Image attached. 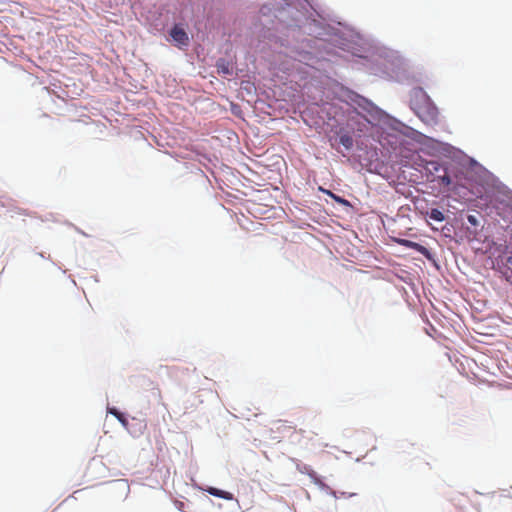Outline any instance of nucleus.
<instances>
[{
	"label": "nucleus",
	"instance_id": "423d86ee",
	"mask_svg": "<svg viewBox=\"0 0 512 512\" xmlns=\"http://www.w3.org/2000/svg\"><path fill=\"white\" fill-rule=\"evenodd\" d=\"M339 142L346 149H351L353 146V138L348 134L341 135L339 138Z\"/></svg>",
	"mask_w": 512,
	"mask_h": 512
},
{
	"label": "nucleus",
	"instance_id": "f8f14e48",
	"mask_svg": "<svg viewBox=\"0 0 512 512\" xmlns=\"http://www.w3.org/2000/svg\"><path fill=\"white\" fill-rule=\"evenodd\" d=\"M506 264L509 268H512V255L507 258Z\"/></svg>",
	"mask_w": 512,
	"mask_h": 512
},
{
	"label": "nucleus",
	"instance_id": "7ed1b4c3",
	"mask_svg": "<svg viewBox=\"0 0 512 512\" xmlns=\"http://www.w3.org/2000/svg\"><path fill=\"white\" fill-rule=\"evenodd\" d=\"M170 35L175 42H177L181 45H186L188 43L187 33L184 31L183 28H181L179 26H175L171 30Z\"/></svg>",
	"mask_w": 512,
	"mask_h": 512
},
{
	"label": "nucleus",
	"instance_id": "f257e3e1",
	"mask_svg": "<svg viewBox=\"0 0 512 512\" xmlns=\"http://www.w3.org/2000/svg\"><path fill=\"white\" fill-rule=\"evenodd\" d=\"M411 106L425 124L434 125L438 122L439 111L422 88L414 89Z\"/></svg>",
	"mask_w": 512,
	"mask_h": 512
},
{
	"label": "nucleus",
	"instance_id": "9d476101",
	"mask_svg": "<svg viewBox=\"0 0 512 512\" xmlns=\"http://www.w3.org/2000/svg\"><path fill=\"white\" fill-rule=\"evenodd\" d=\"M429 165L435 172H438L441 169V166L437 162H430Z\"/></svg>",
	"mask_w": 512,
	"mask_h": 512
},
{
	"label": "nucleus",
	"instance_id": "6e6552de",
	"mask_svg": "<svg viewBox=\"0 0 512 512\" xmlns=\"http://www.w3.org/2000/svg\"><path fill=\"white\" fill-rule=\"evenodd\" d=\"M109 413H111L112 415H114L120 422H122L123 424L126 423V419L124 417V415L119 412L116 408H109Z\"/></svg>",
	"mask_w": 512,
	"mask_h": 512
},
{
	"label": "nucleus",
	"instance_id": "ddd939ff",
	"mask_svg": "<svg viewBox=\"0 0 512 512\" xmlns=\"http://www.w3.org/2000/svg\"><path fill=\"white\" fill-rule=\"evenodd\" d=\"M222 71H223L224 73H229L228 68H227V67H224V66L222 67Z\"/></svg>",
	"mask_w": 512,
	"mask_h": 512
},
{
	"label": "nucleus",
	"instance_id": "39448f33",
	"mask_svg": "<svg viewBox=\"0 0 512 512\" xmlns=\"http://www.w3.org/2000/svg\"><path fill=\"white\" fill-rule=\"evenodd\" d=\"M428 215H429L430 219L437 221V222H442L445 219L443 212L440 211L439 209H435V208L431 209V211L428 213Z\"/></svg>",
	"mask_w": 512,
	"mask_h": 512
},
{
	"label": "nucleus",
	"instance_id": "20e7f679",
	"mask_svg": "<svg viewBox=\"0 0 512 512\" xmlns=\"http://www.w3.org/2000/svg\"><path fill=\"white\" fill-rule=\"evenodd\" d=\"M206 492H208L212 496L222 498L225 500H233L234 499V495L231 492L224 491V490H221V489H218L215 487H208L206 489Z\"/></svg>",
	"mask_w": 512,
	"mask_h": 512
},
{
	"label": "nucleus",
	"instance_id": "f03ea898",
	"mask_svg": "<svg viewBox=\"0 0 512 512\" xmlns=\"http://www.w3.org/2000/svg\"><path fill=\"white\" fill-rule=\"evenodd\" d=\"M396 241L398 244H400L406 248L413 249V250L419 252L420 254H422L423 256L430 258L429 250L426 247H424L423 245H421L417 242L408 240V239H397Z\"/></svg>",
	"mask_w": 512,
	"mask_h": 512
},
{
	"label": "nucleus",
	"instance_id": "0eeeda50",
	"mask_svg": "<svg viewBox=\"0 0 512 512\" xmlns=\"http://www.w3.org/2000/svg\"><path fill=\"white\" fill-rule=\"evenodd\" d=\"M443 171H444V174L437 176V181L441 185H443L445 187H449L450 184L452 183L451 178L449 177V175L447 174L445 169H443Z\"/></svg>",
	"mask_w": 512,
	"mask_h": 512
},
{
	"label": "nucleus",
	"instance_id": "1a4fd4ad",
	"mask_svg": "<svg viewBox=\"0 0 512 512\" xmlns=\"http://www.w3.org/2000/svg\"><path fill=\"white\" fill-rule=\"evenodd\" d=\"M326 193L331 197L333 198L336 202L340 203V204H343V205H349V202L346 200V199H343L335 194H333L332 192L330 191H326Z\"/></svg>",
	"mask_w": 512,
	"mask_h": 512
},
{
	"label": "nucleus",
	"instance_id": "9b49d317",
	"mask_svg": "<svg viewBox=\"0 0 512 512\" xmlns=\"http://www.w3.org/2000/svg\"><path fill=\"white\" fill-rule=\"evenodd\" d=\"M468 221H469V223H471V224H473V225H476V224H477V219H476V217H475V216H473V215H469V216H468Z\"/></svg>",
	"mask_w": 512,
	"mask_h": 512
}]
</instances>
